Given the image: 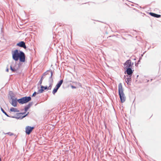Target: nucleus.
Wrapping results in <instances>:
<instances>
[{
    "instance_id": "1",
    "label": "nucleus",
    "mask_w": 161,
    "mask_h": 161,
    "mask_svg": "<svg viewBox=\"0 0 161 161\" xmlns=\"http://www.w3.org/2000/svg\"><path fill=\"white\" fill-rule=\"evenodd\" d=\"M13 59L15 61L19 60L20 62H24L25 61V55L22 52L16 49L12 52Z\"/></svg>"
},
{
    "instance_id": "2",
    "label": "nucleus",
    "mask_w": 161,
    "mask_h": 161,
    "mask_svg": "<svg viewBox=\"0 0 161 161\" xmlns=\"http://www.w3.org/2000/svg\"><path fill=\"white\" fill-rule=\"evenodd\" d=\"M11 102H10L12 105L14 107H16L18 102L20 104H24L28 102L31 100V98L30 97H24L21 98L17 99L14 96L11 97Z\"/></svg>"
},
{
    "instance_id": "3",
    "label": "nucleus",
    "mask_w": 161,
    "mask_h": 161,
    "mask_svg": "<svg viewBox=\"0 0 161 161\" xmlns=\"http://www.w3.org/2000/svg\"><path fill=\"white\" fill-rule=\"evenodd\" d=\"M119 94L121 103L125 102L126 99V97L123 92V90L121 83H120L118 85Z\"/></svg>"
},
{
    "instance_id": "4",
    "label": "nucleus",
    "mask_w": 161,
    "mask_h": 161,
    "mask_svg": "<svg viewBox=\"0 0 161 161\" xmlns=\"http://www.w3.org/2000/svg\"><path fill=\"white\" fill-rule=\"evenodd\" d=\"M53 74V73L52 70L47 71V72H46L44 73L43 76L41 78V80H43L44 78V76H45V77H47V75H49V80L50 81H53V78H52V76Z\"/></svg>"
},
{
    "instance_id": "5",
    "label": "nucleus",
    "mask_w": 161,
    "mask_h": 161,
    "mask_svg": "<svg viewBox=\"0 0 161 161\" xmlns=\"http://www.w3.org/2000/svg\"><path fill=\"white\" fill-rule=\"evenodd\" d=\"M52 84H50L48 87L47 86H41V89L39 90V92L40 93H42L43 92L44 90L47 89L48 90H50L52 88Z\"/></svg>"
},
{
    "instance_id": "6",
    "label": "nucleus",
    "mask_w": 161,
    "mask_h": 161,
    "mask_svg": "<svg viewBox=\"0 0 161 161\" xmlns=\"http://www.w3.org/2000/svg\"><path fill=\"white\" fill-rule=\"evenodd\" d=\"M34 129V127H31L29 126H26L25 128V132L26 134L28 135H29Z\"/></svg>"
},
{
    "instance_id": "7",
    "label": "nucleus",
    "mask_w": 161,
    "mask_h": 161,
    "mask_svg": "<svg viewBox=\"0 0 161 161\" xmlns=\"http://www.w3.org/2000/svg\"><path fill=\"white\" fill-rule=\"evenodd\" d=\"M126 68H131L132 64L130 60L127 61L124 64Z\"/></svg>"
},
{
    "instance_id": "8",
    "label": "nucleus",
    "mask_w": 161,
    "mask_h": 161,
    "mask_svg": "<svg viewBox=\"0 0 161 161\" xmlns=\"http://www.w3.org/2000/svg\"><path fill=\"white\" fill-rule=\"evenodd\" d=\"M17 45L20 47H23L25 49H26V48L25 43L23 41L17 43Z\"/></svg>"
},
{
    "instance_id": "9",
    "label": "nucleus",
    "mask_w": 161,
    "mask_h": 161,
    "mask_svg": "<svg viewBox=\"0 0 161 161\" xmlns=\"http://www.w3.org/2000/svg\"><path fill=\"white\" fill-rule=\"evenodd\" d=\"M126 72L127 74L129 75V77H130L133 73L131 68H127L126 69Z\"/></svg>"
},
{
    "instance_id": "10",
    "label": "nucleus",
    "mask_w": 161,
    "mask_h": 161,
    "mask_svg": "<svg viewBox=\"0 0 161 161\" xmlns=\"http://www.w3.org/2000/svg\"><path fill=\"white\" fill-rule=\"evenodd\" d=\"M149 14L152 16L156 17V18H159L161 17V15L159 14H158L153 13L150 12L149 13Z\"/></svg>"
},
{
    "instance_id": "11",
    "label": "nucleus",
    "mask_w": 161,
    "mask_h": 161,
    "mask_svg": "<svg viewBox=\"0 0 161 161\" xmlns=\"http://www.w3.org/2000/svg\"><path fill=\"white\" fill-rule=\"evenodd\" d=\"M10 111L11 112H19V110L17 108L13 107H11L10 109Z\"/></svg>"
},
{
    "instance_id": "12",
    "label": "nucleus",
    "mask_w": 161,
    "mask_h": 161,
    "mask_svg": "<svg viewBox=\"0 0 161 161\" xmlns=\"http://www.w3.org/2000/svg\"><path fill=\"white\" fill-rule=\"evenodd\" d=\"M63 82V80H60L59 82L57 84V85L56 86H57V87L59 88L60 87V86L62 84Z\"/></svg>"
},
{
    "instance_id": "13",
    "label": "nucleus",
    "mask_w": 161,
    "mask_h": 161,
    "mask_svg": "<svg viewBox=\"0 0 161 161\" xmlns=\"http://www.w3.org/2000/svg\"><path fill=\"white\" fill-rule=\"evenodd\" d=\"M10 69L13 72H14L17 70L15 68L13 67L12 65L10 66Z\"/></svg>"
},
{
    "instance_id": "14",
    "label": "nucleus",
    "mask_w": 161,
    "mask_h": 161,
    "mask_svg": "<svg viewBox=\"0 0 161 161\" xmlns=\"http://www.w3.org/2000/svg\"><path fill=\"white\" fill-rule=\"evenodd\" d=\"M58 88L57 87V86H56V87L53 89V94H54L55 93L57 92V90L58 89Z\"/></svg>"
},
{
    "instance_id": "15",
    "label": "nucleus",
    "mask_w": 161,
    "mask_h": 161,
    "mask_svg": "<svg viewBox=\"0 0 161 161\" xmlns=\"http://www.w3.org/2000/svg\"><path fill=\"white\" fill-rule=\"evenodd\" d=\"M130 77L126 78V79H125V81L126 82H127L128 83L129 82V81H130Z\"/></svg>"
},
{
    "instance_id": "16",
    "label": "nucleus",
    "mask_w": 161,
    "mask_h": 161,
    "mask_svg": "<svg viewBox=\"0 0 161 161\" xmlns=\"http://www.w3.org/2000/svg\"><path fill=\"white\" fill-rule=\"evenodd\" d=\"M5 134H8V135H9V136H12L14 135V134L11 132H9L7 133H6Z\"/></svg>"
},
{
    "instance_id": "17",
    "label": "nucleus",
    "mask_w": 161,
    "mask_h": 161,
    "mask_svg": "<svg viewBox=\"0 0 161 161\" xmlns=\"http://www.w3.org/2000/svg\"><path fill=\"white\" fill-rule=\"evenodd\" d=\"M2 111H3V112L7 116H8V115L7 114V113H6V112H5L4 111V110L2 108Z\"/></svg>"
},
{
    "instance_id": "18",
    "label": "nucleus",
    "mask_w": 161,
    "mask_h": 161,
    "mask_svg": "<svg viewBox=\"0 0 161 161\" xmlns=\"http://www.w3.org/2000/svg\"><path fill=\"white\" fill-rule=\"evenodd\" d=\"M28 107H25V112H26L27 111V110H28Z\"/></svg>"
},
{
    "instance_id": "19",
    "label": "nucleus",
    "mask_w": 161,
    "mask_h": 161,
    "mask_svg": "<svg viewBox=\"0 0 161 161\" xmlns=\"http://www.w3.org/2000/svg\"><path fill=\"white\" fill-rule=\"evenodd\" d=\"M36 94V92H35L33 94L32 96H35Z\"/></svg>"
},
{
    "instance_id": "20",
    "label": "nucleus",
    "mask_w": 161,
    "mask_h": 161,
    "mask_svg": "<svg viewBox=\"0 0 161 161\" xmlns=\"http://www.w3.org/2000/svg\"><path fill=\"white\" fill-rule=\"evenodd\" d=\"M71 87L73 89H75L76 88V87L74 86H71Z\"/></svg>"
},
{
    "instance_id": "21",
    "label": "nucleus",
    "mask_w": 161,
    "mask_h": 161,
    "mask_svg": "<svg viewBox=\"0 0 161 161\" xmlns=\"http://www.w3.org/2000/svg\"><path fill=\"white\" fill-rule=\"evenodd\" d=\"M42 80H40L39 82V84L41 85L42 84Z\"/></svg>"
},
{
    "instance_id": "22",
    "label": "nucleus",
    "mask_w": 161,
    "mask_h": 161,
    "mask_svg": "<svg viewBox=\"0 0 161 161\" xmlns=\"http://www.w3.org/2000/svg\"><path fill=\"white\" fill-rule=\"evenodd\" d=\"M6 71L7 72H8V71H9V69H8V67L6 70Z\"/></svg>"
},
{
    "instance_id": "23",
    "label": "nucleus",
    "mask_w": 161,
    "mask_h": 161,
    "mask_svg": "<svg viewBox=\"0 0 161 161\" xmlns=\"http://www.w3.org/2000/svg\"><path fill=\"white\" fill-rule=\"evenodd\" d=\"M25 113H20L19 114H24Z\"/></svg>"
},
{
    "instance_id": "24",
    "label": "nucleus",
    "mask_w": 161,
    "mask_h": 161,
    "mask_svg": "<svg viewBox=\"0 0 161 161\" xmlns=\"http://www.w3.org/2000/svg\"><path fill=\"white\" fill-rule=\"evenodd\" d=\"M27 115V114H26V115H24V116H23V117H25V116Z\"/></svg>"
}]
</instances>
